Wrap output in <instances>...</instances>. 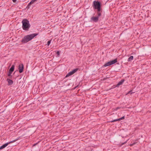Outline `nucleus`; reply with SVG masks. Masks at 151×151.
<instances>
[{
  "label": "nucleus",
  "instance_id": "obj_11",
  "mask_svg": "<svg viewBox=\"0 0 151 151\" xmlns=\"http://www.w3.org/2000/svg\"><path fill=\"white\" fill-rule=\"evenodd\" d=\"M124 119V116H123L120 118H119V119H114L113 121H111V122H115L118 121H120V120H122V119Z\"/></svg>",
  "mask_w": 151,
  "mask_h": 151
},
{
  "label": "nucleus",
  "instance_id": "obj_5",
  "mask_svg": "<svg viewBox=\"0 0 151 151\" xmlns=\"http://www.w3.org/2000/svg\"><path fill=\"white\" fill-rule=\"evenodd\" d=\"M78 70V68H76L74 69H73L71 71H70L69 73H68V74L65 76V77H67L69 76H70L73 74H74L76 72L77 70Z\"/></svg>",
  "mask_w": 151,
  "mask_h": 151
},
{
  "label": "nucleus",
  "instance_id": "obj_10",
  "mask_svg": "<svg viewBox=\"0 0 151 151\" xmlns=\"http://www.w3.org/2000/svg\"><path fill=\"white\" fill-rule=\"evenodd\" d=\"M124 81V79L122 80L117 84V85L116 86V87H119V86L122 85Z\"/></svg>",
  "mask_w": 151,
  "mask_h": 151
},
{
  "label": "nucleus",
  "instance_id": "obj_7",
  "mask_svg": "<svg viewBox=\"0 0 151 151\" xmlns=\"http://www.w3.org/2000/svg\"><path fill=\"white\" fill-rule=\"evenodd\" d=\"M18 69L19 73H21L23 71L24 69V65L22 64H20L19 66Z\"/></svg>",
  "mask_w": 151,
  "mask_h": 151
},
{
  "label": "nucleus",
  "instance_id": "obj_15",
  "mask_svg": "<svg viewBox=\"0 0 151 151\" xmlns=\"http://www.w3.org/2000/svg\"><path fill=\"white\" fill-rule=\"evenodd\" d=\"M51 41V40H49L47 42V45L48 46H49L50 45V43Z\"/></svg>",
  "mask_w": 151,
  "mask_h": 151
},
{
  "label": "nucleus",
  "instance_id": "obj_8",
  "mask_svg": "<svg viewBox=\"0 0 151 151\" xmlns=\"http://www.w3.org/2000/svg\"><path fill=\"white\" fill-rule=\"evenodd\" d=\"M91 20L95 22H97L99 20V17H93L91 18Z\"/></svg>",
  "mask_w": 151,
  "mask_h": 151
},
{
  "label": "nucleus",
  "instance_id": "obj_16",
  "mask_svg": "<svg viewBox=\"0 0 151 151\" xmlns=\"http://www.w3.org/2000/svg\"><path fill=\"white\" fill-rule=\"evenodd\" d=\"M12 73V72H10L9 71V74H8V76H11V75Z\"/></svg>",
  "mask_w": 151,
  "mask_h": 151
},
{
  "label": "nucleus",
  "instance_id": "obj_9",
  "mask_svg": "<svg viewBox=\"0 0 151 151\" xmlns=\"http://www.w3.org/2000/svg\"><path fill=\"white\" fill-rule=\"evenodd\" d=\"M37 0H32L30 2L29 4L27 6V7L28 8H29V6L31 5L34 4L35 3V2L37 1Z\"/></svg>",
  "mask_w": 151,
  "mask_h": 151
},
{
  "label": "nucleus",
  "instance_id": "obj_13",
  "mask_svg": "<svg viewBox=\"0 0 151 151\" xmlns=\"http://www.w3.org/2000/svg\"><path fill=\"white\" fill-rule=\"evenodd\" d=\"M14 65H12L9 71L11 72H12L14 70Z\"/></svg>",
  "mask_w": 151,
  "mask_h": 151
},
{
  "label": "nucleus",
  "instance_id": "obj_20",
  "mask_svg": "<svg viewBox=\"0 0 151 151\" xmlns=\"http://www.w3.org/2000/svg\"><path fill=\"white\" fill-rule=\"evenodd\" d=\"M57 54H58V55H59L60 54L59 52V51H58L57 52Z\"/></svg>",
  "mask_w": 151,
  "mask_h": 151
},
{
  "label": "nucleus",
  "instance_id": "obj_4",
  "mask_svg": "<svg viewBox=\"0 0 151 151\" xmlns=\"http://www.w3.org/2000/svg\"><path fill=\"white\" fill-rule=\"evenodd\" d=\"M117 62V60L116 59L113 60H112L110 61H109L106 63H105L104 65V66L105 67H106L107 66L112 65L113 64H114Z\"/></svg>",
  "mask_w": 151,
  "mask_h": 151
},
{
  "label": "nucleus",
  "instance_id": "obj_19",
  "mask_svg": "<svg viewBox=\"0 0 151 151\" xmlns=\"http://www.w3.org/2000/svg\"><path fill=\"white\" fill-rule=\"evenodd\" d=\"M135 143H133V144H132L130 145V146H133V145H134L135 144Z\"/></svg>",
  "mask_w": 151,
  "mask_h": 151
},
{
  "label": "nucleus",
  "instance_id": "obj_17",
  "mask_svg": "<svg viewBox=\"0 0 151 151\" xmlns=\"http://www.w3.org/2000/svg\"><path fill=\"white\" fill-rule=\"evenodd\" d=\"M132 91H130L128 92L127 94H128L129 93L132 94Z\"/></svg>",
  "mask_w": 151,
  "mask_h": 151
},
{
  "label": "nucleus",
  "instance_id": "obj_23",
  "mask_svg": "<svg viewBox=\"0 0 151 151\" xmlns=\"http://www.w3.org/2000/svg\"><path fill=\"white\" fill-rule=\"evenodd\" d=\"M126 142H124V143H123V144H124L125 143H126Z\"/></svg>",
  "mask_w": 151,
  "mask_h": 151
},
{
  "label": "nucleus",
  "instance_id": "obj_14",
  "mask_svg": "<svg viewBox=\"0 0 151 151\" xmlns=\"http://www.w3.org/2000/svg\"><path fill=\"white\" fill-rule=\"evenodd\" d=\"M133 56H131L128 58V61H130L133 59Z\"/></svg>",
  "mask_w": 151,
  "mask_h": 151
},
{
  "label": "nucleus",
  "instance_id": "obj_22",
  "mask_svg": "<svg viewBox=\"0 0 151 151\" xmlns=\"http://www.w3.org/2000/svg\"><path fill=\"white\" fill-rule=\"evenodd\" d=\"M119 107H117L116 108V110H117V109H119Z\"/></svg>",
  "mask_w": 151,
  "mask_h": 151
},
{
  "label": "nucleus",
  "instance_id": "obj_6",
  "mask_svg": "<svg viewBox=\"0 0 151 151\" xmlns=\"http://www.w3.org/2000/svg\"><path fill=\"white\" fill-rule=\"evenodd\" d=\"M18 140L17 139H16L15 140L11 141L9 142H8L7 143H6L4 144V145H3L1 146L0 147V150H1V149L4 148L5 147H6L9 144L11 143H12L13 142H15V141H16V140Z\"/></svg>",
  "mask_w": 151,
  "mask_h": 151
},
{
  "label": "nucleus",
  "instance_id": "obj_12",
  "mask_svg": "<svg viewBox=\"0 0 151 151\" xmlns=\"http://www.w3.org/2000/svg\"><path fill=\"white\" fill-rule=\"evenodd\" d=\"M7 81H8V83L9 85H12L13 83V81L10 79H7Z\"/></svg>",
  "mask_w": 151,
  "mask_h": 151
},
{
  "label": "nucleus",
  "instance_id": "obj_2",
  "mask_svg": "<svg viewBox=\"0 0 151 151\" xmlns=\"http://www.w3.org/2000/svg\"><path fill=\"white\" fill-rule=\"evenodd\" d=\"M22 22L23 29L26 31L28 30L30 27L29 21L26 19H24L22 20Z\"/></svg>",
  "mask_w": 151,
  "mask_h": 151
},
{
  "label": "nucleus",
  "instance_id": "obj_21",
  "mask_svg": "<svg viewBox=\"0 0 151 151\" xmlns=\"http://www.w3.org/2000/svg\"><path fill=\"white\" fill-rule=\"evenodd\" d=\"M12 0L14 2H15L16 1V0Z\"/></svg>",
  "mask_w": 151,
  "mask_h": 151
},
{
  "label": "nucleus",
  "instance_id": "obj_18",
  "mask_svg": "<svg viewBox=\"0 0 151 151\" xmlns=\"http://www.w3.org/2000/svg\"><path fill=\"white\" fill-rule=\"evenodd\" d=\"M101 14L100 13V12H99L98 13V16L97 17H99H99L101 16Z\"/></svg>",
  "mask_w": 151,
  "mask_h": 151
},
{
  "label": "nucleus",
  "instance_id": "obj_3",
  "mask_svg": "<svg viewBox=\"0 0 151 151\" xmlns=\"http://www.w3.org/2000/svg\"><path fill=\"white\" fill-rule=\"evenodd\" d=\"M93 5L95 9H97L99 12L100 11L101 5L99 2L96 1H94Z\"/></svg>",
  "mask_w": 151,
  "mask_h": 151
},
{
  "label": "nucleus",
  "instance_id": "obj_1",
  "mask_svg": "<svg viewBox=\"0 0 151 151\" xmlns=\"http://www.w3.org/2000/svg\"><path fill=\"white\" fill-rule=\"evenodd\" d=\"M37 35V34L34 33L25 36L22 38L21 41L23 43H27L32 40Z\"/></svg>",
  "mask_w": 151,
  "mask_h": 151
}]
</instances>
